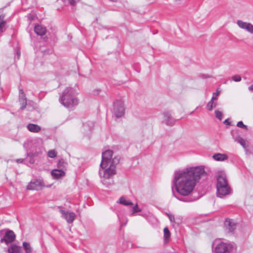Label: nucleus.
Instances as JSON below:
<instances>
[{"label": "nucleus", "mask_w": 253, "mask_h": 253, "mask_svg": "<svg viewBox=\"0 0 253 253\" xmlns=\"http://www.w3.org/2000/svg\"><path fill=\"white\" fill-rule=\"evenodd\" d=\"M163 123H164L168 126H173L174 124L175 121L171 117L170 113L169 112H164L163 113Z\"/></svg>", "instance_id": "nucleus-14"}, {"label": "nucleus", "mask_w": 253, "mask_h": 253, "mask_svg": "<svg viewBox=\"0 0 253 253\" xmlns=\"http://www.w3.org/2000/svg\"><path fill=\"white\" fill-rule=\"evenodd\" d=\"M84 126L85 127L86 126L85 125H84Z\"/></svg>", "instance_id": "nucleus-41"}, {"label": "nucleus", "mask_w": 253, "mask_h": 253, "mask_svg": "<svg viewBox=\"0 0 253 253\" xmlns=\"http://www.w3.org/2000/svg\"><path fill=\"white\" fill-rule=\"evenodd\" d=\"M119 162L120 158L116 157L111 164L100 163L99 174L102 183L106 187L113 184V177L117 173L116 166Z\"/></svg>", "instance_id": "nucleus-2"}, {"label": "nucleus", "mask_w": 253, "mask_h": 253, "mask_svg": "<svg viewBox=\"0 0 253 253\" xmlns=\"http://www.w3.org/2000/svg\"><path fill=\"white\" fill-rule=\"evenodd\" d=\"M225 227L230 232H233L236 228V225L233 219H226L224 222Z\"/></svg>", "instance_id": "nucleus-15"}, {"label": "nucleus", "mask_w": 253, "mask_h": 253, "mask_svg": "<svg viewBox=\"0 0 253 253\" xmlns=\"http://www.w3.org/2000/svg\"><path fill=\"white\" fill-rule=\"evenodd\" d=\"M219 94L220 91L217 89L216 92H214L212 94V96L215 97V100H217V96H218Z\"/></svg>", "instance_id": "nucleus-35"}, {"label": "nucleus", "mask_w": 253, "mask_h": 253, "mask_svg": "<svg viewBox=\"0 0 253 253\" xmlns=\"http://www.w3.org/2000/svg\"><path fill=\"white\" fill-rule=\"evenodd\" d=\"M177 199H178V200H179L180 201H184V202H186V201H185L184 200V198H179L178 197H177L176 196H174Z\"/></svg>", "instance_id": "nucleus-40"}, {"label": "nucleus", "mask_w": 253, "mask_h": 253, "mask_svg": "<svg viewBox=\"0 0 253 253\" xmlns=\"http://www.w3.org/2000/svg\"><path fill=\"white\" fill-rule=\"evenodd\" d=\"M113 152L112 150H108L102 154V160L101 163L111 164L117 157L112 158Z\"/></svg>", "instance_id": "nucleus-12"}, {"label": "nucleus", "mask_w": 253, "mask_h": 253, "mask_svg": "<svg viewBox=\"0 0 253 253\" xmlns=\"http://www.w3.org/2000/svg\"><path fill=\"white\" fill-rule=\"evenodd\" d=\"M23 247L26 253H32V248L29 243L24 242L23 243Z\"/></svg>", "instance_id": "nucleus-24"}, {"label": "nucleus", "mask_w": 253, "mask_h": 253, "mask_svg": "<svg viewBox=\"0 0 253 253\" xmlns=\"http://www.w3.org/2000/svg\"><path fill=\"white\" fill-rule=\"evenodd\" d=\"M168 216L169 219V220L172 222H175V218H174V216L172 214H168Z\"/></svg>", "instance_id": "nucleus-33"}, {"label": "nucleus", "mask_w": 253, "mask_h": 253, "mask_svg": "<svg viewBox=\"0 0 253 253\" xmlns=\"http://www.w3.org/2000/svg\"><path fill=\"white\" fill-rule=\"evenodd\" d=\"M16 53H17V58H18V59H19V57H20V50H18L17 51Z\"/></svg>", "instance_id": "nucleus-39"}, {"label": "nucleus", "mask_w": 253, "mask_h": 253, "mask_svg": "<svg viewBox=\"0 0 253 253\" xmlns=\"http://www.w3.org/2000/svg\"><path fill=\"white\" fill-rule=\"evenodd\" d=\"M217 196L222 198L231 193V189L228 183L226 175L224 172L219 173L217 176Z\"/></svg>", "instance_id": "nucleus-4"}, {"label": "nucleus", "mask_w": 253, "mask_h": 253, "mask_svg": "<svg viewBox=\"0 0 253 253\" xmlns=\"http://www.w3.org/2000/svg\"><path fill=\"white\" fill-rule=\"evenodd\" d=\"M237 24L240 28L246 31L251 34H253V24L252 23L238 20L237 21Z\"/></svg>", "instance_id": "nucleus-11"}, {"label": "nucleus", "mask_w": 253, "mask_h": 253, "mask_svg": "<svg viewBox=\"0 0 253 253\" xmlns=\"http://www.w3.org/2000/svg\"><path fill=\"white\" fill-rule=\"evenodd\" d=\"M114 113L117 118L122 117L125 113L124 103L120 100H117L114 104Z\"/></svg>", "instance_id": "nucleus-7"}, {"label": "nucleus", "mask_w": 253, "mask_h": 253, "mask_svg": "<svg viewBox=\"0 0 253 253\" xmlns=\"http://www.w3.org/2000/svg\"><path fill=\"white\" fill-rule=\"evenodd\" d=\"M35 32L39 36H43L45 34V28L40 25H37L34 28Z\"/></svg>", "instance_id": "nucleus-19"}, {"label": "nucleus", "mask_w": 253, "mask_h": 253, "mask_svg": "<svg viewBox=\"0 0 253 253\" xmlns=\"http://www.w3.org/2000/svg\"><path fill=\"white\" fill-rule=\"evenodd\" d=\"M215 114L216 117L217 119H218L219 120L221 121L222 120V113L218 110H216L215 111Z\"/></svg>", "instance_id": "nucleus-30"}, {"label": "nucleus", "mask_w": 253, "mask_h": 253, "mask_svg": "<svg viewBox=\"0 0 253 253\" xmlns=\"http://www.w3.org/2000/svg\"><path fill=\"white\" fill-rule=\"evenodd\" d=\"M223 123L224 124L227 125H231V122L229 121V119H226L224 122Z\"/></svg>", "instance_id": "nucleus-36"}, {"label": "nucleus", "mask_w": 253, "mask_h": 253, "mask_svg": "<svg viewBox=\"0 0 253 253\" xmlns=\"http://www.w3.org/2000/svg\"><path fill=\"white\" fill-rule=\"evenodd\" d=\"M232 79L234 82H238L241 81V77L239 75H235L232 77Z\"/></svg>", "instance_id": "nucleus-31"}, {"label": "nucleus", "mask_w": 253, "mask_h": 253, "mask_svg": "<svg viewBox=\"0 0 253 253\" xmlns=\"http://www.w3.org/2000/svg\"><path fill=\"white\" fill-rule=\"evenodd\" d=\"M141 211V210L138 208V205L136 204L133 208L132 209V213H134L135 212H140Z\"/></svg>", "instance_id": "nucleus-32"}, {"label": "nucleus", "mask_w": 253, "mask_h": 253, "mask_svg": "<svg viewBox=\"0 0 253 253\" xmlns=\"http://www.w3.org/2000/svg\"><path fill=\"white\" fill-rule=\"evenodd\" d=\"M215 100V97L212 96L211 101L208 103L207 105V108L209 111H211L214 107H215L217 105L216 101H214Z\"/></svg>", "instance_id": "nucleus-21"}, {"label": "nucleus", "mask_w": 253, "mask_h": 253, "mask_svg": "<svg viewBox=\"0 0 253 253\" xmlns=\"http://www.w3.org/2000/svg\"><path fill=\"white\" fill-rule=\"evenodd\" d=\"M8 253H22L21 247L16 245H11L8 248Z\"/></svg>", "instance_id": "nucleus-18"}, {"label": "nucleus", "mask_w": 253, "mask_h": 253, "mask_svg": "<svg viewBox=\"0 0 253 253\" xmlns=\"http://www.w3.org/2000/svg\"><path fill=\"white\" fill-rule=\"evenodd\" d=\"M24 160L23 159H18L16 160V162L17 163H23Z\"/></svg>", "instance_id": "nucleus-37"}, {"label": "nucleus", "mask_w": 253, "mask_h": 253, "mask_svg": "<svg viewBox=\"0 0 253 253\" xmlns=\"http://www.w3.org/2000/svg\"><path fill=\"white\" fill-rule=\"evenodd\" d=\"M27 128L33 133H38L41 130V127L37 124L30 123L27 125Z\"/></svg>", "instance_id": "nucleus-17"}, {"label": "nucleus", "mask_w": 253, "mask_h": 253, "mask_svg": "<svg viewBox=\"0 0 253 253\" xmlns=\"http://www.w3.org/2000/svg\"><path fill=\"white\" fill-rule=\"evenodd\" d=\"M237 132V130H232L231 131V134L233 138L234 139L235 141L239 143L244 149H246L249 146L248 141L240 136H236L235 133H236Z\"/></svg>", "instance_id": "nucleus-10"}, {"label": "nucleus", "mask_w": 253, "mask_h": 253, "mask_svg": "<svg viewBox=\"0 0 253 253\" xmlns=\"http://www.w3.org/2000/svg\"><path fill=\"white\" fill-rule=\"evenodd\" d=\"M15 239V235L13 231L11 230H8L6 231L3 236L1 239L0 242H5L6 244L12 242Z\"/></svg>", "instance_id": "nucleus-13"}, {"label": "nucleus", "mask_w": 253, "mask_h": 253, "mask_svg": "<svg viewBox=\"0 0 253 253\" xmlns=\"http://www.w3.org/2000/svg\"><path fill=\"white\" fill-rule=\"evenodd\" d=\"M206 174L203 166L186 168L174 172L172 183L177 193L186 196L192 192L200 179Z\"/></svg>", "instance_id": "nucleus-1"}, {"label": "nucleus", "mask_w": 253, "mask_h": 253, "mask_svg": "<svg viewBox=\"0 0 253 253\" xmlns=\"http://www.w3.org/2000/svg\"><path fill=\"white\" fill-rule=\"evenodd\" d=\"M170 236V233L168 227L164 229V238L165 243H167Z\"/></svg>", "instance_id": "nucleus-25"}, {"label": "nucleus", "mask_w": 253, "mask_h": 253, "mask_svg": "<svg viewBox=\"0 0 253 253\" xmlns=\"http://www.w3.org/2000/svg\"><path fill=\"white\" fill-rule=\"evenodd\" d=\"M119 202L125 206L132 205V203L130 201L126 200L124 197H122L119 199Z\"/></svg>", "instance_id": "nucleus-26"}, {"label": "nucleus", "mask_w": 253, "mask_h": 253, "mask_svg": "<svg viewBox=\"0 0 253 253\" xmlns=\"http://www.w3.org/2000/svg\"><path fill=\"white\" fill-rule=\"evenodd\" d=\"M75 91L72 87H67L60 96V103L67 108L72 109L79 103V100L75 96Z\"/></svg>", "instance_id": "nucleus-3"}, {"label": "nucleus", "mask_w": 253, "mask_h": 253, "mask_svg": "<svg viewBox=\"0 0 253 253\" xmlns=\"http://www.w3.org/2000/svg\"><path fill=\"white\" fill-rule=\"evenodd\" d=\"M56 155H57V153H56V151L54 150H51L49 151L47 153L48 157L51 158H54L56 157Z\"/></svg>", "instance_id": "nucleus-28"}, {"label": "nucleus", "mask_w": 253, "mask_h": 253, "mask_svg": "<svg viewBox=\"0 0 253 253\" xmlns=\"http://www.w3.org/2000/svg\"><path fill=\"white\" fill-rule=\"evenodd\" d=\"M25 95L24 93L23 90L21 89L19 90V95Z\"/></svg>", "instance_id": "nucleus-38"}, {"label": "nucleus", "mask_w": 253, "mask_h": 253, "mask_svg": "<svg viewBox=\"0 0 253 253\" xmlns=\"http://www.w3.org/2000/svg\"><path fill=\"white\" fill-rule=\"evenodd\" d=\"M234 245L232 243L214 242L212 244V250L214 253H230L232 252Z\"/></svg>", "instance_id": "nucleus-5"}, {"label": "nucleus", "mask_w": 253, "mask_h": 253, "mask_svg": "<svg viewBox=\"0 0 253 253\" xmlns=\"http://www.w3.org/2000/svg\"><path fill=\"white\" fill-rule=\"evenodd\" d=\"M43 186V182L41 179H34L27 186V189L38 190Z\"/></svg>", "instance_id": "nucleus-9"}, {"label": "nucleus", "mask_w": 253, "mask_h": 253, "mask_svg": "<svg viewBox=\"0 0 253 253\" xmlns=\"http://www.w3.org/2000/svg\"><path fill=\"white\" fill-rule=\"evenodd\" d=\"M65 171L63 169H55L51 171V175L54 179H59L65 175Z\"/></svg>", "instance_id": "nucleus-16"}, {"label": "nucleus", "mask_w": 253, "mask_h": 253, "mask_svg": "<svg viewBox=\"0 0 253 253\" xmlns=\"http://www.w3.org/2000/svg\"><path fill=\"white\" fill-rule=\"evenodd\" d=\"M66 165V163H65L63 160H61L59 161L58 163V168L59 169H63L65 170Z\"/></svg>", "instance_id": "nucleus-27"}, {"label": "nucleus", "mask_w": 253, "mask_h": 253, "mask_svg": "<svg viewBox=\"0 0 253 253\" xmlns=\"http://www.w3.org/2000/svg\"><path fill=\"white\" fill-rule=\"evenodd\" d=\"M20 103L21 105V109L23 110L24 109L27 105V98L26 97L25 95H19V99Z\"/></svg>", "instance_id": "nucleus-22"}, {"label": "nucleus", "mask_w": 253, "mask_h": 253, "mask_svg": "<svg viewBox=\"0 0 253 253\" xmlns=\"http://www.w3.org/2000/svg\"><path fill=\"white\" fill-rule=\"evenodd\" d=\"M80 0H68L70 4L74 5L76 2H79Z\"/></svg>", "instance_id": "nucleus-34"}, {"label": "nucleus", "mask_w": 253, "mask_h": 253, "mask_svg": "<svg viewBox=\"0 0 253 253\" xmlns=\"http://www.w3.org/2000/svg\"><path fill=\"white\" fill-rule=\"evenodd\" d=\"M212 158L217 161H224L228 159L226 154L216 153L213 155Z\"/></svg>", "instance_id": "nucleus-20"}, {"label": "nucleus", "mask_w": 253, "mask_h": 253, "mask_svg": "<svg viewBox=\"0 0 253 253\" xmlns=\"http://www.w3.org/2000/svg\"><path fill=\"white\" fill-rule=\"evenodd\" d=\"M237 126L240 128H245L247 129V126L245 125L242 121H240L237 123Z\"/></svg>", "instance_id": "nucleus-29"}, {"label": "nucleus", "mask_w": 253, "mask_h": 253, "mask_svg": "<svg viewBox=\"0 0 253 253\" xmlns=\"http://www.w3.org/2000/svg\"><path fill=\"white\" fill-rule=\"evenodd\" d=\"M59 211L61 213V217L65 219L68 223H72L76 218V214L74 212L69 211H66L61 207H59Z\"/></svg>", "instance_id": "nucleus-8"}, {"label": "nucleus", "mask_w": 253, "mask_h": 253, "mask_svg": "<svg viewBox=\"0 0 253 253\" xmlns=\"http://www.w3.org/2000/svg\"><path fill=\"white\" fill-rule=\"evenodd\" d=\"M4 15L1 14L0 15V32H3L5 30V25L6 22L5 20H4Z\"/></svg>", "instance_id": "nucleus-23"}, {"label": "nucleus", "mask_w": 253, "mask_h": 253, "mask_svg": "<svg viewBox=\"0 0 253 253\" xmlns=\"http://www.w3.org/2000/svg\"><path fill=\"white\" fill-rule=\"evenodd\" d=\"M29 144H33L34 145L33 148L35 149V152H30L28 154V156L31 158L30 162L31 164L34 163V160L32 158L38 156L41 153V148L42 147V140L41 139H38L34 141H30L28 142Z\"/></svg>", "instance_id": "nucleus-6"}]
</instances>
